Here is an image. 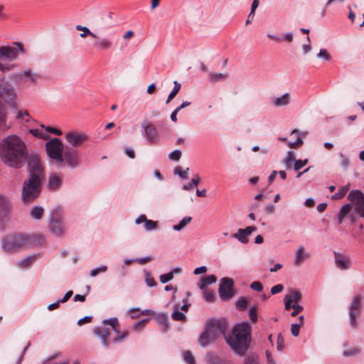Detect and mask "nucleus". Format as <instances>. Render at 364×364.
I'll use <instances>...</instances> for the list:
<instances>
[{
  "instance_id": "obj_1",
  "label": "nucleus",
  "mask_w": 364,
  "mask_h": 364,
  "mask_svg": "<svg viewBox=\"0 0 364 364\" xmlns=\"http://www.w3.org/2000/svg\"><path fill=\"white\" fill-rule=\"evenodd\" d=\"M0 158L9 167L16 169L21 168L28 158L25 142L16 135L4 137L0 143Z\"/></svg>"
},
{
  "instance_id": "obj_2",
  "label": "nucleus",
  "mask_w": 364,
  "mask_h": 364,
  "mask_svg": "<svg viewBox=\"0 0 364 364\" xmlns=\"http://www.w3.org/2000/svg\"><path fill=\"white\" fill-rule=\"evenodd\" d=\"M232 335L225 334V341L237 354H243L249 348L250 343V326L248 322L236 324L232 331Z\"/></svg>"
},
{
  "instance_id": "obj_3",
  "label": "nucleus",
  "mask_w": 364,
  "mask_h": 364,
  "mask_svg": "<svg viewBox=\"0 0 364 364\" xmlns=\"http://www.w3.org/2000/svg\"><path fill=\"white\" fill-rule=\"evenodd\" d=\"M228 323L225 319L209 321L205 326L203 334L198 339L199 345L206 347L214 343L220 336L225 338Z\"/></svg>"
},
{
  "instance_id": "obj_4",
  "label": "nucleus",
  "mask_w": 364,
  "mask_h": 364,
  "mask_svg": "<svg viewBox=\"0 0 364 364\" xmlns=\"http://www.w3.org/2000/svg\"><path fill=\"white\" fill-rule=\"evenodd\" d=\"M42 180L43 178L32 174L24 181L21 195L23 203L30 204L39 197L42 191Z\"/></svg>"
},
{
  "instance_id": "obj_5",
  "label": "nucleus",
  "mask_w": 364,
  "mask_h": 364,
  "mask_svg": "<svg viewBox=\"0 0 364 364\" xmlns=\"http://www.w3.org/2000/svg\"><path fill=\"white\" fill-rule=\"evenodd\" d=\"M26 241L24 234H12L5 237L1 245L6 252H16L28 249Z\"/></svg>"
},
{
  "instance_id": "obj_6",
  "label": "nucleus",
  "mask_w": 364,
  "mask_h": 364,
  "mask_svg": "<svg viewBox=\"0 0 364 364\" xmlns=\"http://www.w3.org/2000/svg\"><path fill=\"white\" fill-rule=\"evenodd\" d=\"M46 150L52 165L56 166L62 162L63 154L65 150L63 142L58 138H53L46 144Z\"/></svg>"
},
{
  "instance_id": "obj_7",
  "label": "nucleus",
  "mask_w": 364,
  "mask_h": 364,
  "mask_svg": "<svg viewBox=\"0 0 364 364\" xmlns=\"http://www.w3.org/2000/svg\"><path fill=\"white\" fill-rule=\"evenodd\" d=\"M62 162L58 163L56 165L57 168H63L67 166L69 168L75 169L80 164V159L78 150L65 147L63 154Z\"/></svg>"
},
{
  "instance_id": "obj_8",
  "label": "nucleus",
  "mask_w": 364,
  "mask_h": 364,
  "mask_svg": "<svg viewBox=\"0 0 364 364\" xmlns=\"http://www.w3.org/2000/svg\"><path fill=\"white\" fill-rule=\"evenodd\" d=\"M25 50L23 46L18 42L13 43L12 46H0V60H8L11 62L18 58L20 54H23Z\"/></svg>"
},
{
  "instance_id": "obj_9",
  "label": "nucleus",
  "mask_w": 364,
  "mask_h": 364,
  "mask_svg": "<svg viewBox=\"0 0 364 364\" xmlns=\"http://www.w3.org/2000/svg\"><path fill=\"white\" fill-rule=\"evenodd\" d=\"M142 135L150 144H158L161 141L159 132L156 127L147 119L143 120L141 124Z\"/></svg>"
},
{
  "instance_id": "obj_10",
  "label": "nucleus",
  "mask_w": 364,
  "mask_h": 364,
  "mask_svg": "<svg viewBox=\"0 0 364 364\" xmlns=\"http://www.w3.org/2000/svg\"><path fill=\"white\" fill-rule=\"evenodd\" d=\"M48 227L51 234L55 237L63 236L67 229L63 218L58 213L50 216Z\"/></svg>"
},
{
  "instance_id": "obj_11",
  "label": "nucleus",
  "mask_w": 364,
  "mask_h": 364,
  "mask_svg": "<svg viewBox=\"0 0 364 364\" xmlns=\"http://www.w3.org/2000/svg\"><path fill=\"white\" fill-rule=\"evenodd\" d=\"M26 162L28 163V176L35 174L38 176V178H43L44 171L41 164L40 156L38 154H28Z\"/></svg>"
},
{
  "instance_id": "obj_12",
  "label": "nucleus",
  "mask_w": 364,
  "mask_h": 364,
  "mask_svg": "<svg viewBox=\"0 0 364 364\" xmlns=\"http://www.w3.org/2000/svg\"><path fill=\"white\" fill-rule=\"evenodd\" d=\"M233 285L234 282L230 278L223 277L220 279L218 293L223 301H228L234 296Z\"/></svg>"
},
{
  "instance_id": "obj_13",
  "label": "nucleus",
  "mask_w": 364,
  "mask_h": 364,
  "mask_svg": "<svg viewBox=\"0 0 364 364\" xmlns=\"http://www.w3.org/2000/svg\"><path fill=\"white\" fill-rule=\"evenodd\" d=\"M16 91L7 82H0V100L3 99L7 104L14 105L16 100Z\"/></svg>"
},
{
  "instance_id": "obj_14",
  "label": "nucleus",
  "mask_w": 364,
  "mask_h": 364,
  "mask_svg": "<svg viewBox=\"0 0 364 364\" xmlns=\"http://www.w3.org/2000/svg\"><path fill=\"white\" fill-rule=\"evenodd\" d=\"M23 77H28L31 82L36 84L38 80L41 77V75L38 73L33 72L31 68H26V70L14 73L11 75V78L15 81L22 80Z\"/></svg>"
},
{
  "instance_id": "obj_15",
  "label": "nucleus",
  "mask_w": 364,
  "mask_h": 364,
  "mask_svg": "<svg viewBox=\"0 0 364 364\" xmlns=\"http://www.w3.org/2000/svg\"><path fill=\"white\" fill-rule=\"evenodd\" d=\"M66 141L73 147L80 146L87 139V136L80 132L70 131L65 134Z\"/></svg>"
},
{
  "instance_id": "obj_16",
  "label": "nucleus",
  "mask_w": 364,
  "mask_h": 364,
  "mask_svg": "<svg viewBox=\"0 0 364 364\" xmlns=\"http://www.w3.org/2000/svg\"><path fill=\"white\" fill-rule=\"evenodd\" d=\"M257 230L255 226H248L245 228H240L236 233L231 235V237L237 239L242 244H247L249 242V237L252 232Z\"/></svg>"
},
{
  "instance_id": "obj_17",
  "label": "nucleus",
  "mask_w": 364,
  "mask_h": 364,
  "mask_svg": "<svg viewBox=\"0 0 364 364\" xmlns=\"http://www.w3.org/2000/svg\"><path fill=\"white\" fill-rule=\"evenodd\" d=\"M353 203L354 209L364 210V193L360 190L350 191L347 197Z\"/></svg>"
},
{
  "instance_id": "obj_18",
  "label": "nucleus",
  "mask_w": 364,
  "mask_h": 364,
  "mask_svg": "<svg viewBox=\"0 0 364 364\" xmlns=\"http://www.w3.org/2000/svg\"><path fill=\"white\" fill-rule=\"evenodd\" d=\"M93 43V48L97 50H109L114 47V43L110 37L100 38L97 36V38Z\"/></svg>"
},
{
  "instance_id": "obj_19",
  "label": "nucleus",
  "mask_w": 364,
  "mask_h": 364,
  "mask_svg": "<svg viewBox=\"0 0 364 364\" xmlns=\"http://www.w3.org/2000/svg\"><path fill=\"white\" fill-rule=\"evenodd\" d=\"M63 185V178L57 173H52L49 176L47 188L48 190L52 191H56L59 190Z\"/></svg>"
},
{
  "instance_id": "obj_20",
  "label": "nucleus",
  "mask_w": 364,
  "mask_h": 364,
  "mask_svg": "<svg viewBox=\"0 0 364 364\" xmlns=\"http://www.w3.org/2000/svg\"><path fill=\"white\" fill-rule=\"evenodd\" d=\"M135 223L136 225L144 223V230L147 232L156 230L158 225L156 221L147 219L146 216L144 214L139 215L136 218Z\"/></svg>"
},
{
  "instance_id": "obj_21",
  "label": "nucleus",
  "mask_w": 364,
  "mask_h": 364,
  "mask_svg": "<svg viewBox=\"0 0 364 364\" xmlns=\"http://www.w3.org/2000/svg\"><path fill=\"white\" fill-rule=\"evenodd\" d=\"M335 254V263L338 268L346 270L350 268L351 262L350 258L338 252H334Z\"/></svg>"
},
{
  "instance_id": "obj_22",
  "label": "nucleus",
  "mask_w": 364,
  "mask_h": 364,
  "mask_svg": "<svg viewBox=\"0 0 364 364\" xmlns=\"http://www.w3.org/2000/svg\"><path fill=\"white\" fill-rule=\"evenodd\" d=\"M28 248L33 246H41L45 242V236L43 235H25Z\"/></svg>"
},
{
  "instance_id": "obj_23",
  "label": "nucleus",
  "mask_w": 364,
  "mask_h": 364,
  "mask_svg": "<svg viewBox=\"0 0 364 364\" xmlns=\"http://www.w3.org/2000/svg\"><path fill=\"white\" fill-rule=\"evenodd\" d=\"M311 257V253L305 251L303 245L299 246L295 252L294 265L301 266L304 261Z\"/></svg>"
},
{
  "instance_id": "obj_24",
  "label": "nucleus",
  "mask_w": 364,
  "mask_h": 364,
  "mask_svg": "<svg viewBox=\"0 0 364 364\" xmlns=\"http://www.w3.org/2000/svg\"><path fill=\"white\" fill-rule=\"evenodd\" d=\"M93 333L100 338L102 346L107 348L109 347L108 338L109 335L108 329L96 326L93 329Z\"/></svg>"
},
{
  "instance_id": "obj_25",
  "label": "nucleus",
  "mask_w": 364,
  "mask_h": 364,
  "mask_svg": "<svg viewBox=\"0 0 364 364\" xmlns=\"http://www.w3.org/2000/svg\"><path fill=\"white\" fill-rule=\"evenodd\" d=\"M11 209V202L5 196L0 194V219L6 216Z\"/></svg>"
},
{
  "instance_id": "obj_26",
  "label": "nucleus",
  "mask_w": 364,
  "mask_h": 364,
  "mask_svg": "<svg viewBox=\"0 0 364 364\" xmlns=\"http://www.w3.org/2000/svg\"><path fill=\"white\" fill-rule=\"evenodd\" d=\"M217 282V277L214 274H210L205 277H202L198 283V286L201 290L205 289V287L212 284H215Z\"/></svg>"
},
{
  "instance_id": "obj_27",
  "label": "nucleus",
  "mask_w": 364,
  "mask_h": 364,
  "mask_svg": "<svg viewBox=\"0 0 364 364\" xmlns=\"http://www.w3.org/2000/svg\"><path fill=\"white\" fill-rule=\"evenodd\" d=\"M290 102V94L287 92L279 97H275L272 100V104L275 107L287 106Z\"/></svg>"
},
{
  "instance_id": "obj_28",
  "label": "nucleus",
  "mask_w": 364,
  "mask_h": 364,
  "mask_svg": "<svg viewBox=\"0 0 364 364\" xmlns=\"http://www.w3.org/2000/svg\"><path fill=\"white\" fill-rule=\"evenodd\" d=\"M45 210L41 205H34L30 210V216L35 220H40L44 214Z\"/></svg>"
},
{
  "instance_id": "obj_29",
  "label": "nucleus",
  "mask_w": 364,
  "mask_h": 364,
  "mask_svg": "<svg viewBox=\"0 0 364 364\" xmlns=\"http://www.w3.org/2000/svg\"><path fill=\"white\" fill-rule=\"evenodd\" d=\"M157 321L161 325L162 331L166 332L168 330L169 322L168 317L166 314H159L156 316Z\"/></svg>"
},
{
  "instance_id": "obj_30",
  "label": "nucleus",
  "mask_w": 364,
  "mask_h": 364,
  "mask_svg": "<svg viewBox=\"0 0 364 364\" xmlns=\"http://www.w3.org/2000/svg\"><path fill=\"white\" fill-rule=\"evenodd\" d=\"M295 160L294 153L291 151H288L286 156L282 159V163L284 165L287 170L291 168Z\"/></svg>"
},
{
  "instance_id": "obj_31",
  "label": "nucleus",
  "mask_w": 364,
  "mask_h": 364,
  "mask_svg": "<svg viewBox=\"0 0 364 364\" xmlns=\"http://www.w3.org/2000/svg\"><path fill=\"white\" fill-rule=\"evenodd\" d=\"M352 208L353 205L350 203L345 204L341 207L338 215V224H341L343 223V218L350 213Z\"/></svg>"
},
{
  "instance_id": "obj_32",
  "label": "nucleus",
  "mask_w": 364,
  "mask_h": 364,
  "mask_svg": "<svg viewBox=\"0 0 364 364\" xmlns=\"http://www.w3.org/2000/svg\"><path fill=\"white\" fill-rule=\"evenodd\" d=\"M37 258L36 255L27 256L18 262V265L22 268L28 267Z\"/></svg>"
},
{
  "instance_id": "obj_33",
  "label": "nucleus",
  "mask_w": 364,
  "mask_h": 364,
  "mask_svg": "<svg viewBox=\"0 0 364 364\" xmlns=\"http://www.w3.org/2000/svg\"><path fill=\"white\" fill-rule=\"evenodd\" d=\"M360 309V301L358 296L353 297V301L350 304L349 313H356L359 314Z\"/></svg>"
},
{
  "instance_id": "obj_34",
  "label": "nucleus",
  "mask_w": 364,
  "mask_h": 364,
  "mask_svg": "<svg viewBox=\"0 0 364 364\" xmlns=\"http://www.w3.org/2000/svg\"><path fill=\"white\" fill-rule=\"evenodd\" d=\"M75 28L77 31H82L83 32L80 34V36L81 38H85L87 36H90L92 37L93 38H97V34L90 31V30L86 26L77 25V26H76Z\"/></svg>"
},
{
  "instance_id": "obj_35",
  "label": "nucleus",
  "mask_w": 364,
  "mask_h": 364,
  "mask_svg": "<svg viewBox=\"0 0 364 364\" xmlns=\"http://www.w3.org/2000/svg\"><path fill=\"white\" fill-rule=\"evenodd\" d=\"M349 189H350V184L348 183V184L343 186L340 190H338V192H336L335 194H333L331 196V198L333 200H339V199L343 198L346 196L347 192L349 191Z\"/></svg>"
},
{
  "instance_id": "obj_36",
  "label": "nucleus",
  "mask_w": 364,
  "mask_h": 364,
  "mask_svg": "<svg viewBox=\"0 0 364 364\" xmlns=\"http://www.w3.org/2000/svg\"><path fill=\"white\" fill-rule=\"evenodd\" d=\"M171 317L174 321H184L186 320V315L183 312L178 311V306L177 304L175 306V310L172 313Z\"/></svg>"
},
{
  "instance_id": "obj_37",
  "label": "nucleus",
  "mask_w": 364,
  "mask_h": 364,
  "mask_svg": "<svg viewBox=\"0 0 364 364\" xmlns=\"http://www.w3.org/2000/svg\"><path fill=\"white\" fill-rule=\"evenodd\" d=\"M210 80L213 82H217L219 81H223L226 80L228 77V74H224V73H210L208 75Z\"/></svg>"
},
{
  "instance_id": "obj_38",
  "label": "nucleus",
  "mask_w": 364,
  "mask_h": 364,
  "mask_svg": "<svg viewBox=\"0 0 364 364\" xmlns=\"http://www.w3.org/2000/svg\"><path fill=\"white\" fill-rule=\"evenodd\" d=\"M192 218L190 216L184 217L177 225L173 226V229L175 231L181 230L185 226H186L189 223H191Z\"/></svg>"
},
{
  "instance_id": "obj_39",
  "label": "nucleus",
  "mask_w": 364,
  "mask_h": 364,
  "mask_svg": "<svg viewBox=\"0 0 364 364\" xmlns=\"http://www.w3.org/2000/svg\"><path fill=\"white\" fill-rule=\"evenodd\" d=\"M173 84L174 87L171 93L169 94V95L168 96V98L166 102V104L169 103L176 97V95L178 94L181 87V85L176 80L174 81Z\"/></svg>"
},
{
  "instance_id": "obj_40",
  "label": "nucleus",
  "mask_w": 364,
  "mask_h": 364,
  "mask_svg": "<svg viewBox=\"0 0 364 364\" xmlns=\"http://www.w3.org/2000/svg\"><path fill=\"white\" fill-rule=\"evenodd\" d=\"M203 291V299L208 302H214L216 296L215 294L209 289H204Z\"/></svg>"
},
{
  "instance_id": "obj_41",
  "label": "nucleus",
  "mask_w": 364,
  "mask_h": 364,
  "mask_svg": "<svg viewBox=\"0 0 364 364\" xmlns=\"http://www.w3.org/2000/svg\"><path fill=\"white\" fill-rule=\"evenodd\" d=\"M287 298L291 300V302L294 301V303H298L301 299V294L299 291L296 290H291L289 295H286Z\"/></svg>"
},
{
  "instance_id": "obj_42",
  "label": "nucleus",
  "mask_w": 364,
  "mask_h": 364,
  "mask_svg": "<svg viewBox=\"0 0 364 364\" xmlns=\"http://www.w3.org/2000/svg\"><path fill=\"white\" fill-rule=\"evenodd\" d=\"M207 361L208 364H224L223 361L220 358L212 353L208 354Z\"/></svg>"
},
{
  "instance_id": "obj_43",
  "label": "nucleus",
  "mask_w": 364,
  "mask_h": 364,
  "mask_svg": "<svg viewBox=\"0 0 364 364\" xmlns=\"http://www.w3.org/2000/svg\"><path fill=\"white\" fill-rule=\"evenodd\" d=\"M247 306V300L245 297H240L236 301V308L240 311H244Z\"/></svg>"
},
{
  "instance_id": "obj_44",
  "label": "nucleus",
  "mask_w": 364,
  "mask_h": 364,
  "mask_svg": "<svg viewBox=\"0 0 364 364\" xmlns=\"http://www.w3.org/2000/svg\"><path fill=\"white\" fill-rule=\"evenodd\" d=\"M309 162V160L307 159H305L304 160L301 159H297L295 160L294 163V170L295 171H299L301 168H302L304 166H305Z\"/></svg>"
},
{
  "instance_id": "obj_45",
  "label": "nucleus",
  "mask_w": 364,
  "mask_h": 364,
  "mask_svg": "<svg viewBox=\"0 0 364 364\" xmlns=\"http://www.w3.org/2000/svg\"><path fill=\"white\" fill-rule=\"evenodd\" d=\"M189 168H187L185 171H183L180 166H177L174 168V173L178 175L182 179H186L188 178V171Z\"/></svg>"
},
{
  "instance_id": "obj_46",
  "label": "nucleus",
  "mask_w": 364,
  "mask_h": 364,
  "mask_svg": "<svg viewBox=\"0 0 364 364\" xmlns=\"http://www.w3.org/2000/svg\"><path fill=\"white\" fill-rule=\"evenodd\" d=\"M183 360L188 364H195L196 360L192 354V353L189 350H186L183 353Z\"/></svg>"
},
{
  "instance_id": "obj_47",
  "label": "nucleus",
  "mask_w": 364,
  "mask_h": 364,
  "mask_svg": "<svg viewBox=\"0 0 364 364\" xmlns=\"http://www.w3.org/2000/svg\"><path fill=\"white\" fill-rule=\"evenodd\" d=\"M16 119H22L26 122H28L30 119V115L26 109L18 112Z\"/></svg>"
},
{
  "instance_id": "obj_48",
  "label": "nucleus",
  "mask_w": 364,
  "mask_h": 364,
  "mask_svg": "<svg viewBox=\"0 0 364 364\" xmlns=\"http://www.w3.org/2000/svg\"><path fill=\"white\" fill-rule=\"evenodd\" d=\"M107 270V267L102 265L99 267L92 269L90 272V275L92 277H96L100 272H105Z\"/></svg>"
},
{
  "instance_id": "obj_49",
  "label": "nucleus",
  "mask_w": 364,
  "mask_h": 364,
  "mask_svg": "<svg viewBox=\"0 0 364 364\" xmlns=\"http://www.w3.org/2000/svg\"><path fill=\"white\" fill-rule=\"evenodd\" d=\"M181 155V150L176 149L168 154V158L172 161H178L180 160Z\"/></svg>"
},
{
  "instance_id": "obj_50",
  "label": "nucleus",
  "mask_w": 364,
  "mask_h": 364,
  "mask_svg": "<svg viewBox=\"0 0 364 364\" xmlns=\"http://www.w3.org/2000/svg\"><path fill=\"white\" fill-rule=\"evenodd\" d=\"M341 160V166L344 170H347L350 166V160L349 159L344 156L343 154H340Z\"/></svg>"
},
{
  "instance_id": "obj_51",
  "label": "nucleus",
  "mask_w": 364,
  "mask_h": 364,
  "mask_svg": "<svg viewBox=\"0 0 364 364\" xmlns=\"http://www.w3.org/2000/svg\"><path fill=\"white\" fill-rule=\"evenodd\" d=\"M249 316L252 322L255 323L257 321V307L255 306L250 307L249 310Z\"/></svg>"
},
{
  "instance_id": "obj_52",
  "label": "nucleus",
  "mask_w": 364,
  "mask_h": 364,
  "mask_svg": "<svg viewBox=\"0 0 364 364\" xmlns=\"http://www.w3.org/2000/svg\"><path fill=\"white\" fill-rule=\"evenodd\" d=\"M145 282L147 286L153 287L156 285V283L153 277H151V274L149 272H146L145 274Z\"/></svg>"
},
{
  "instance_id": "obj_53",
  "label": "nucleus",
  "mask_w": 364,
  "mask_h": 364,
  "mask_svg": "<svg viewBox=\"0 0 364 364\" xmlns=\"http://www.w3.org/2000/svg\"><path fill=\"white\" fill-rule=\"evenodd\" d=\"M317 58L323 59L326 61L331 60V56L326 49H321L319 53L317 54Z\"/></svg>"
},
{
  "instance_id": "obj_54",
  "label": "nucleus",
  "mask_w": 364,
  "mask_h": 364,
  "mask_svg": "<svg viewBox=\"0 0 364 364\" xmlns=\"http://www.w3.org/2000/svg\"><path fill=\"white\" fill-rule=\"evenodd\" d=\"M173 272H168L160 276V282L162 284H166L173 279Z\"/></svg>"
},
{
  "instance_id": "obj_55",
  "label": "nucleus",
  "mask_w": 364,
  "mask_h": 364,
  "mask_svg": "<svg viewBox=\"0 0 364 364\" xmlns=\"http://www.w3.org/2000/svg\"><path fill=\"white\" fill-rule=\"evenodd\" d=\"M284 348V339L281 333L277 336V349L282 351Z\"/></svg>"
},
{
  "instance_id": "obj_56",
  "label": "nucleus",
  "mask_w": 364,
  "mask_h": 364,
  "mask_svg": "<svg viewBox=\"0 0 364 364\" xmlns=\"http://www.w3.org/2000/svg\"><path fill=\"white\" fill-rule=\"evenodd\" d=\"M15 67L14 64L4 63L0 62V71L5 73L12 70Z\"/></svg>"
},
{
  "instance_id": "obj_57",
  "label": "nucleus",
  "mask_w": 364,
  "mask_h": 364,
  "mask_svg": "<svg viewBox=\"0 0 364 364\" xmlns=\"http://www.w3.org/2000/svg\"><path fill=\"white\" fill-rule=\"evenodd\" d=\"M301 323H292L291 325V333L293 336H298L301 328Z\"/></svg>"
},
{
  "instance_id": "obj_58",
  "label": "nucleus",
  "mask_w": 364,
  "mask_h": 364,
  "mask_svg": "<svg viewBox=\"0 0 364 364\" xmlns=\"http://www.w3.org/2000/svg\"><path fill=\"white\" fill-rule=\"evenodd\" d=\"M292 309H294V311L291 313V316H296L304 309L303 306L299 305L298 303H294L292 304Z\"/></svg>"
},
{
  "instance_id": "obj_59",
  "label": "nucleus",
  "mask_w": 364,
  "mask_h": 364,
  "mask_svg": "<svg viewBox=\"0 0 364 364\" xmlns=\"http://www.w3.org/2000/svg\"><path fill=\"white\" fill-rule=\"evenodd\" d=\"M102 323L104 324H108L111 326V328H114V326H119L118 319L115 317L110 318L108 319L103 320Z\"/></svg>"
},
{
  "instance_id": "obj_60",
  "label": "nucleus",
  "mask_w": 364,
  "mask_h": 364,
  "mask_svg": "<svg viewBox=\"0 0 364 364\" xmlns=\"http://www.w3.org/2000/svg\"><path fill=\"white\" fill-rule=\"evenodd\" d=\"M250 287V289H252L255 291H257L258 292L262 291L263 289V286H262V283L259 282H257V281L251 283Z\"/></svg>"
},
{
  "instance_id": "obj_61",
  "label": "nucleus",
  "mask_w": 364,
  "mask_h": 364,
  "mask_svg": "<svg viewBox=\"0 0 364 364\" xmlns=\"http://www.w3.org/2000/svg\"><path fill=\"white\" fill-rule=\"evenodd\" d=\"M41 127L44 128L47 132L54 134L55 135L60 136L63 134L62 131L58 129L53 128L51 127H45L44 125H41Z\"/></svg>"
},
{
  "instance_id": "obj_62",
  "label": "nucleus",
  "mask_w": 364,
  "mask_h": 364,
  "mask_svg": "<svg viewBox=\"0 0 364 364\" xmlns=\"http://www.w3.org/2000/svg\"><path fill=\"white\" fill-rule=\"evenodd\" d=\"M303 144V139L301 136H298L296 141L293 142H289L288 145L290 148L294 149L301 146Z\"/></svg>"
},
{
  "instance_id": "obj_63",
  "label": "nucleus",
  "mask_w": 364,
  "mask_h": 364,
  "mask_svg": "<svg viewBox=\"0 0 364 364\" xmlns=\"http://www.w3.org/2000/svg\"><path fill=\"white\" fill-rule=\"evenodd\" d=\"M245 364H259L257 356L250 355L245 358Z\"/></svg>"
},
{
  "instance_id": "obj_64",
  "label": "nucleus",
  "mask_w": 364,
  "mask_h": 364,
  "mask_svg": "<svg viewBox=\"0 0 364 364\" xmlns=\"http://www.w3.org/2000/svg\"><path fill=\"white\" fill-rule=\"evenodd\" d=\"M275 211V207L272 203H268L266 205L264 212L267 215L273 214Z\"/></svg>"
}]
</instances>
